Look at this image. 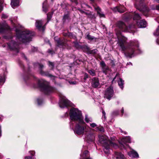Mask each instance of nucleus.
Segmentation results:
<instances>
[{"instance_id": "1", "label": "nucleus", "mask_w": 159, "mask_h": 159, "mask_svg": "<svg viewBox=\"0 0 159 159\" xmlns=\"http://www.w3.org/2000/svg\"><path fill=\"white\" fill-rule=\"evenodd\" d=\"M15 30L17 40L24 43L29 42L31 40L33 34L30 31L27 30H22L21 28H17Z\"/></svg>"}, {"instance_id": "2", "label": "nucleus", "mask_w": 159, "mask_h": 159, "mask_svg": "<svg viewBox=\"0 0 159 159\" xmlns=\"http://www.w3.org/2000/svg\"><path fill=\"white\" fill-rule=\"evenodd\" d=\"M99 142L102 144L103 151L106 154H108L110 153V146L115 148H117L118 147L116 144L112 142L115 139L114 138L111 139V141L108 140V137L106 136L99 135Z\"/></svg>"}, {"instance_id": "3", "label": "nucleus", "mask_w": 159, "mask_h": 159, "mask_svg": "<svg viewBox=\"0 0 159 159\" xmlns=\"http://www.w3.org/2000/svg\"><path fill=\"white\" fill-rule=\"evenodd\" d=\"M69 115L71 120L84 123V117L81 112L78 109L74 108H71Z\"/></svg>"}, {"instance_id": "4", "label": "nucleus", "mask_w": 159, "mask_h": 159, "mask_svg": "<svg viewBox=\"0 0 159 159\" xmlns=\"http://www.w3.org/2000/svg\"><path fill=\"white\" fill-rule=\"evenodd\" d=\"M88 129L86 128V124L84 120V123L79 122L75 125L74 129L75 133L78 135H83L84 132H87Z\"/></svg>"}, {"instance_id": "5", "label": "nucleus", "mask_w": 159, "mask_h": 159, "mask_svg": "<svg viewBox=\"0 0 159 159\" xmlns=\"http://www.w3.org/2000/svg\"><path fill=\"white\" fill-rule=\"evenodd\" d=\"M60 101L59 103V106L61 108H64L70 106V102L62 94H60L59 95Z\"/></svg>"}, {"instance_id": "6", "label": "nucleus", "mask_w": 159, "mask_h": 159, "mask_svg": "<svg viewBox=\"0 0 159 159\" xmlns=\"http://www.w3.org/2000/svg\"><path fill=\"white\" fill-rule=\"evenodd\" d=\"M118 45L120 47L122 51H124L126 49L125 45L126 44L127 39L124 36L118 37Z\"/></svg>"}, {"instance_id": "7", "label": "nucleus", "mask_w": 159, "mask_h": 159, "mask_svg": "<svg viewBox=\"0 0 159 159\" xmlns=\"http://www.w3.org/2000/svg\"><path fill=\"white\" fill-rule=\"evenodd\" d=\"M138 41L136 40L133 41L131 42L130 45V47L129 48L128 51V56L130 57H132L134 56V48L132 47L134 46L138 47Z\"/></svg>"}, {"instance_id": "8", "label": "nucleus", "mask_w": 159, "mask_h": 159, "mask_svg": "<svg viewBox=\"0 0 159 159\" xmlns=\"http://www.w3.org/2000/svg\"><path fill=\"white\" fill-rule=\"evenodd\" d=\"M130 142L131 139L129 136L124 137L119 141L120 146L121 149L125 148V146L128 145L126 143Z\"/></svg>"}, {"instance_id": "9", "label": "nucleus", "mask_w": 159, "mask_h": 159, "mask_svg": "<svg viewBox=\"0 0 159 159\" xmlns=\"http://www.w3.org/2000/svg\"><path fill=\"white\" fill-rule=\"evenodd\" d=\"M43 82V84L42 85V86H43L44 91L46 94H48L50 92H52L54 90V88L50 86L49 85H44L46 84V82L43 81V80H39V84H41V82Z\"/></svg>"}, {"instance_id": "10", "label": "nucleus", "mask_w": 159, "mask_h": 159, "mask_svg": "<svg viewBox=\"0 0 159 159\" xmlns=\"http://www.w3.org/2000/svg\"><path fill=\"white\" fill-rule=\"evenodd\" d=\"M114 94V91L113 88L110 87L108 88L105 92L104 98L110 100L113 97Z\"/></svg>"}, {"instance_id": "11", "label": "nucleus", "mask_w": 159, "mask_h": 159, "mask_svg": "<svg viewBox=\"0 0 159 159\" xmlns=\"http://www.w3.org/2000/svg\"><path fill=\"white\" fill-rule=\"evenodd\" d=\"M8 45L10 49L16 50V52H18V44L16 43L15 41L11 40L10 43H8Z\"/></svg>"}, {"instance_id": "12", "label": "nucleus", "mask_w": 159, "mask_h": 159, "mask_svg": "<svg viewBox=\"0 0 159 159\" xmlns=\"http://www.w3.org/2000/svg\"><path fill=\"white\" fill-rule=\"evenodd\" d=\"M117 25L119 28L124 30L125 31L129 32V29H131L130 27H127L123 22L121 21L118 22Z\"/></svg>"}, {"instance_id": "13", "label": "nucleus", "mask_w": 159, "mask_h": 159, "mask_svg": "<svg viewBox=\"0 0 159 159\" xmlns=\"http://www.w3.org/2000/svg\"><path fill=\"white\" fill-rule=\"evenodd\" d=\"M43 21L42 20H37L35 25L36 27L39 30L43 31L45 30V27L42 26Z\"/></svg>"}, {"instance_id": "14", "label": "nucleus", "mask_w": 159, "mask_h": 159, "mask_svg": "<svg viewBox=\"0 0 159 159\" xmlns=\"http://www.w3.org/2000/svg\"><path fill=\"white\" fill-rule=\"evenodd\" d=\"M99 80L98 78L95 77L93 78L92 80V85L93 87L95 88L100 86Z\"/></svg>"}, {"instance_id": "15", "label": "nucleus", "mask_w": 159, "mask_h": 159, "mask_svg": "<svg viewBox=\"0 0 159 159\" xmlns=\"http://www.w3.org/2000/svg\"><path fill=\"white\" fill-rule=\"evenodd\" d=\"M86 139L89 143L93 142L95 140V136L93 134L90 133L86 135Z\"/></svg>"}, {"instance_id": "16", "label": "nucleus", "mask_w": 159, "mask_h": 159, "mask_svg": "<svg viewBox=\"0 0 159 159\" xmlns=\"http://www.w3.org/2000/svg\"><path fill=\"white\" fill-rule=\"evenodd\" d=\"M131 150L128 153V155L131 158H138L139 156L137 152L133 149Z\"/></svg>"}, {"instance_id": "17", "label": "nucleus", "mask_w": 159, "mask_h": 159, "mask_svg": "<svg viewBox=\"0 0 159 159\" xmlns=\"http://www.w3.org/2000/svg\"><path fill=\"white\" fill-rule=\"evenodd\" d=\"M9 29V27L5 22L1 24H0V32H4L5 30H8Z\"/></svg>"}, {"instance_id": "18", "label": "nucleus", "mask_w": 159, "mask_h": 159, "mask_svg": "<svg viewBox=\"0 0 159 159\" xmlns=\"http://www.w3.org/2000/svg\"><path fill=\"white\" fill-rule=\"evenodd\" d=\"M79 10L81 13H84L85 15H87L88 16L89 18H90L94 19L95 18L94 15L90 11H89L88 12H87L80 9H79Z\"/></svg>"}, {"instance_id": "19", "label": "nucleus", "mask_w": 159, "mask_h": 159, "mask_svg": "<svg viewBox=\"0 0 159 159\" xmlns=\"http://www.w3.org/2000/svg\"><path fill=\"white\" fill-rule=\"evenodd\" d=\"M138 26L139 28H144L146 27L147 22L144 20H140L139 22H137Z\"/></svg>"}, {"instance_id": "20", "label": "nucleus", "mask_w": 159, "mask_h": 159, "mask_svg": "<svg viewBox=\"0 0 159 159\" xmlns=\"http://www.w3.org/2000/svg\"><path fill=\"white\" fill-rule=\"evenodd\" d=\"M112 10L115 12L118 11V12L121 13L125 11V7H114L112 9Z\"/></svg>"}, {"instance_id": "21", "label": "nucleus", "mask_w": 159, "mask_h": 159, "mask_svg": "<svg viewBox=\"0 0 159 159\" xmlns=\"http://www.w3.org/2000/svg\"><path fill=\"white\" fill-rule=\"evenodd\" d=\"M94 9L97 11L100 17H105V15L101 12L99 7L97 6H94Z\"/></svg>"}, {"instance_id": "22", "label": "nucleus", "mask_w": 159, "mask_h": 159, "mask_svg": "<svg viewBox=\"0 0 159 159\" xmlns=\"http://www.w3.org/2000/svg\"><path fill=\"white\" fill-rule=\"evenodd\" d=\"M11 4L12 7L14 8L15 7L19 6V0H12Z\"/></svg>"}, {"instance_id": "23", "label": "nucleus", "mask_w": 159, "mask_h": 159, "mask_svg": "<svg viewBox=\"0 0 159 159\" xmlns=\"http://www.w3.org/2000/svg\"><path fill=\"white\" fill-rule=\"evenodd\" d=\"M40 73L42 75H44L46 76L50 77L53 80H55L56 78V77L53 76L49 74L47 72H44L42 70L40 71Z\"/></svg>"}, {"instance_id": "24", "label": "nucleus", "mask_w": 159, "mask_h": 159, "mask_svg": "<svg viewBox=\"0 0 159 159\" xmlns=\"http://www.w3.org/2000/svg\"><path fill=\"white\" fill-rule=\"evenodd\" d=\"M100 64L102 66L103 72L106 74V71L108 69V67L106 66V65L103 61H102L100 63Z\"/></svg>"}, {"instance_id": "25", "label": "nucleus", "mask_w": 159, "mask_h": 159, "mask_svg": "<svg viewBox=\"0 0 159 159\" xmlns=\"http://www.w3.org/2000/svg\"><path fill=\"white\" fill-rule=\"evenodd\" d=\"M115 156L116 159H125V157L124 155L120 152H116Z\"/></svg>"}, {"instance_id": "26", "label": "nucleus", "mask_w": 159, "mask_h": 159, "mask_svg": "<svg viewBox=\"0 0 159 159\" xmlns=\"http://www.w3.org/2000/svg\"><path fill=\"white\" fill-rule=\"evenodd\" d=\"M89 152L88 151H85L82 155H81V158L82 159H91L89 158H87L86 157L88 154Z\"/></svg>"}, {"instance_id": "27", "label": "nucleus", "mask_w": 159, "mask_h": 159, "mask_svg": "<svg viewBox=\"0 0 159 159\" xmlns=\"http://www.w3.org/2000/svg\"><path fill=\"white\" fill-rule=\"evenodd\" d=\"M81 7L83 8L85 11H89V10H88V9H91V7L87 5L85 3H83L81 4Z\"/></svg>"}, {"instance_id": "28", "label": "nucleus", "mask_w": 159, "mask_h": 159, "mask_svg": "<svg viewBox=\"0 0 159 159\" xmlns=\"http://www.w3.org/2000/svg\"><path fill=\"white\" fill-rule=\"evenodd\" d=\"M118 85L120 88L123 89V84L124 81L121 78H120L119 80L118 81Z\"/></svg>"}, {"instance_id": "29", "label": "nucleus", "mask_w": 159, "mask_h": 159, "mask_svg": "<svg viewBox=\"0 0 159 159\" xmlns=\"http://www.w3.org/2000/svg\"><path fill=\"white\" fill-rule=\"evenodd\" d=\"M141 19V17L139 15L135 12L134 13V16L133 17V19L134 20H140Z\"/></svg>"}, {"instance_id": "30", "label": "nucleus", "mask_w": 159, "mask_h": 159, "mask_svg": "<svg viewBox=\"0 0 159 159\" xmlns=\"http://www.w3.org/2000/svg\"><path fill=\"white\" fill-rule=\"evenodd\" d=\"M85 120L87 123H89V122H92V118L88 117L87 115H86L85 116Z\"/></svg>"}, {"instance_id": "31", "label": "nucleus", "mask_w": 159, "mask_h": 159, "mask_svg": "<svg viewBox=\"0 0 159 159\" xmlns=\"http://www.w3.org/2000/svg\"><path fill=\"white\" fill-rule=\"evenodd\" d=\"M95 130L97 131H100L101 132H103L104 129L103 127L99 126L96 127L95 128Z\"/></svg>"}, {"instance_id": "32", "label": "nucleus", "mask_w": 159, "mask_h": 159, "mask_svg": "<svg viewBox=\"0 0 159 159\" xmlns=\"http://www.w3.org/2000/svg\"><path fill=\"white\" fill-rule=\"evenodd\" d=\"M88 72L92 76H94L95 75V72L94 70H90L88 71Z\"/></svg>"}, {"instance_id": "33", "label": "nucleus", "mask_w": 159, "mask_h": 159, "mask_svg": "<svg viewBox=\"0 0 159 159\" xmlns=\"http://www.w3.org/2000/svg\"><path fill=\"white\" fill-rule=\"evenodd\" d=\"M86 38H87V39L89 40H92L94 39V37L89 35V34H88L87 35Z\"/></svg>"}, {"instance_id": "34", "label": "nucleus", "mask_w": 159, "mask_h": 159, "mask_svg": "<svg viewBox=\"0 0 159 159\" xmlns=\"http://www.w3.org/2000/svg\"><path fill=\"white\" fill-rule=\"evenodd\" d=\"M155 35H159V26L156 30V31L154 33Z\"/></svg>"}, {"instance_id": "35", "label": "nucleus", "mask_w": 159, "mask_h": 159, "mask_svg": "<svg viewBox=\"0 0 159 159\" xmlns=\"http://www.w3.org/2000/svg\"><path fill=\"white\" fill-rule=\"evenodd\" d=\"M37 101L39 105H41L43 103V101L41 99H37Z\"/></svg>"}, {"instance_id": "36", "label": "nucleus", "mask_w": 159, "mask_h": 159, "mask_svg": "<svg viewBox=\"0 0 159 159\" xmlns=\"http://www.w3.org/2000/svg\"><path fill=\"white\" fill-rule=\"evenodd\" d=\"M5 81V77L4 76L1 77L0 78V83H3Z\"/></svg>"}, {"instance_id": "37", "label": "nucleus", "mask_w": 159, "mask_h": 159, "mask_svg": "<svg viewBox=\"0 0 159 159\" xmlns=\"http://www.w3.org/2000/svg\"><path fill=\"white\" fill-rule=\"evenodd\" d=\"M90 126L92 127V128H95V127H97V125L95 123H90Z\"/></svg>"}, {"instance_id": "38", "label": "nucleus", "mask_w": 159, "mask_h": 159, "mask_svg": "<svg viewBox=\"0 0 159 159\" xmlns=\"http://www.w3.org/2000/svg\"><path fill=\"white\" fill-rule=\"evenodd\" d=\"M48 6H46V7H43V11L45 13H46L48 11Z\"/></svg>"}, {"instance_id": "39", "label": "nucleus", "mask_w": 159, "mask_h": 159, "mask_svg": "<svg viewBox=\"0 0 159 159\" xmlns=\"http://www.w3.org/2000/svg\"><path fill=\"white\" fill-rule=\"evenodd\" d=\"M46 6H48V5L47 4V0H45L43 3V7H46Z\"/></svg>"}, {"instance_id": "40", "label": "nucleus", "mask_w": 159, "mask_h": 159, "mask_svg": "<svg viewBox=\"0 0 159 159\" xmlns=\"http://www.w3.org/2000/svg\"><path fill=\"white\" fill-rule=\"evenodd\" d=\"M29 153L32 156H34L35 154V152L34 151H30L29 152Z\"/></svg>"}, {"instance_id": "41", "label": "nucleus", "mask_w": 159, "mask_h": 159, "mask_svg": "<svg viewBox=\"0 0 159 159\" xmlns=\"http://www.w3.org/2000/svg\"><path fill=\"white\" fill-rule=\"evenodd\" d=\"M8 16L6 14H2V18L3 19H6L7 18Z\"/></svg>"}, {"instance_id": "42", "label": "nucleus", "mask_w": 159, "mask_h": 159, "mask_svg": "<svg viewBox=\"0 0 159 159\" xmlns=\"http://www.w3.org/2000/svg\"><path fill=\"white\" fill-rule=\"evenodd\" d=\"M4 38L6 39H11V36H8L7 35H5L4 36Z\"/></svg>"}, {"instance_id": "43", "label": "nucleus", "mask_w": 159, "mask_h": 159, "mask_svg": "<svg viewBox=\"0 0 159 159\" xmlns=\"http://www.w3.org/2000/svg\"><path fill=\"white\" fill-rule=\"evenodd\" d=\"M97 52V50L96 49L93 50L91 51V53L92 54L96 53Z\"/></svg>"}, {"instance_id": "44", "label": "nucleus", "mask_w": 159, "mask_h": 159, "mask_svg": "<svg viewBox=\"0 0 159 159\" xmlns=\"http://www.w3.org/2000/svg\"><path fill=\"white\" fill-rule=\"evenodd\" d=\"M25 159H34V158L31 156H27L25 157Z\"/></svg>"}, {"instance_id": "45", "label": "nucleus", "mask_w": 159, "mask_h": 159, "mask_svg": "<svg viewBox=\"0 0 159 159\" xmlns=\"http://www.w3.org/2000/svg\"><path fill=\"white\" fill-rule=\"evenodd\" d=\"M49 66H52V68L54 66L52 62H49Z\"/></svg>"}, {"instance_id": "46", "label": "nucleus", "mask_w": 159, "mask_h": 159, "mask_svg": "<svg viewBox=\"0 0 159 159\" xmlns=\"http://www.w3.org/2000/svg\"><path fill=\"white\" fill-rule=\"evenodd\" d=\"M61 6L63 8H65L66 7V5L65 3H62L61 4Z\"/></svg>"}, {"instance_id": "47", "label": "nucleus", "mask_w": 159, "mask_h": 159, "mask_svg": "<svg viewBox=\"0 0 159 159\" xmlns=\"http://www.w3.org/2000/svg\"><path fill=\"white\" fill-rule=\"evenodd\" d=\"M102 113L103 114V116L104 117L105 119H106V116H105L106 113H105L104 110H102Z\"/></svg>"}, {"instance_id": "48", "label": "nucleus", "mask_w": 159, "mask_h": 159, "mask_svg": "<svg viewBox=\"0 0 159 159\" xmlns=\"http://www.w3.org/2000/svg\"><path fill=\"white\" fill-rule=\"evenodd\" d=\"M37 64L39 66V68L40 69H42V68H43V66L42 65L40 64Z\"/></svg>"}, {"instance_id": "49", "label": "nucleus", "mask_w": 159, "mask_h": 159, "mask_svg": "<svg viewBox=\"0 0 159 159\" xmlns=\"http://www.w3.org/2000/svg\"><path fill=\"white\" fill-rule=\"evenodd\" d=\"M49 14L48 13L47 14V19H48V21L49 20H50V19L51 18V16H49Z\"/></svg>"}, {"instance_id": "50", "label": "nucleus", "mask_w": 159, "mask_h": 159, "mask_svg": "<svg viewBox=\"0 0 159 159\" xmlns=\"http://www.w3.org/2000/svg\"><path fill=\"white\" fill-rule=\"evenodd\" d=\"M3 7L1 4H0V12L2 10Z\"/></svg>"}, {"instance_id": "51", "label": "nucleus", "mask_w": 159, "mask_h": 159, "mask_svg": "<svg viewBox=\"0 0 159 159\" xmlns=\"http://www.w3.org/2000/svg\"><path fill=\"white\" fill-rule=\"evenodd\" d=\"M68 17V16L67 15H65L64 16L63 18L64 19L67 18Z\"/></svg>"}, {"instance_id": "52", "label": "nucleus", "mask_w": 159, "mask_h": 159, "mask_svg": "<svg viewBox=\"0 0 159 159\" xmlns=\"http://www.w3.org/2000/svg\"><path fill=\"white\" fill-rule=\"evenodd\" d=\"M157 9L159 10V5L156 6V7Z\"/></svg>"}, {"instance_id": "53", "label": "nucleus", "mask_w": 159, "mask_h": 159, "mask_svg": "<svg viewBox=\"0 0 159 159\" xmlns=\"http://www.w3.org/2000/svg\"><path fill=\"white\" fill-rule=\"evenodd\" d=\"M85 76L86 78H88V75L87 73L85 74Z\"/></svg>"}, {"instance_id": "54", "label": "nucleus", "mask_w": 159, "mask_h": 159, "mask_svg": "<svg viewBox=\"0 0 159 159\" xmlns=\"http://www.w3.org/2000/svg\"><path fill=\"white\" fill-rule=\"evenodd\" d=\"M157 43L159 45V39H157Z\"/></svg>"}, {"instance_id": "55", "label": "nucleus", "mask_w": 159, "mask_h": 159, "mask_svg": "<svg viewBox=\"0 0 159 159\" xmlns=\"http://www.w3.org/2000/svg\"><path fill=\"white\" fill-rule=\"evenodd\" d=\"M121 112L122 113V115L123 114V113H124V108H122L121 110Z\"/></svg>"}, {"instance_id": "56", "label": "nucleus", "mask_w": 159, "mask_h": 159, "mask_svg": "<svg viewBox=\"0 0 159 159\" xmlns=\"http://www.w3.org/2000/svg\"><path fill=\"white\" fill-rule=\"evenodd\" d=\"M1 126H0V137L1 136Z\"/></svg>"}, {"instance_id": "57", "label": "nucleus", "mask_w": 159, "mask_h": 159, "mask_svg": "<svg viewBox=\"0 0 159 159\" xmlns=\"http://www.w3.org/2000/svg\"><path fill=\"white\" fill-rule=\"evenodd\" d=\"M70 1L72 2H76L77 0H70Z\"/></svg>"}, {"instance_id": "58", "label": "nucleus", "mask_w": 159, "mask_h": 159, "mask_svg": "<svg viewBox=\"0 0 159 159\" xmlns=\"http://www.w3.org/2000/svg\"><path fill=\"white\" fill-rule=\"evenodd\" d=\"M57 43H58V45H61V44H60L59 43L60 42H59V40H58V41H57Z\"/></svg>"}, {"instance_id": "59", "label": "nucleus", "mask_w": 159, "mask_h": 159, "mask_svg": "<svg viewBox=\"0 0 159 159\" xmlns=\"http://www.w3.org/2000/svg\"><path fill=\"white\" fill-rule=\"evenodd\" d=\"M155 1H156L158 3H159V0H153Z\"/></svg>"}, {"instance_id": "60", "label": "nucleus", "mask_w": 159, "mask_h": 159, "mask_svg": "<svg viewBox=\"0 0 159 159\" xmlns=\"http://www.w3.org/2000/svg\"><path fill=\"white\" fill-rule=\"evenodd\" d=\"M70 83L71 84H75V82H72Z\"/></svg>"}, {"instance_id": "61", "label": "nucleus", "mask_w": 159, "mask_h": 159, "mask_svg": "<svg viewBox=\"0 0 159 159\" xmlns=\"http://www.w3.org/2000/svg\"><path fill=\"white\" fill-rule=\"evenodd\" d=\"M78 44H75V46L77 48H78Z\"/></svg>"}, {"instance_id": "62", "label": "nucleus", "mask_w": 159, "mask_h": 159, "mask_svg": "<svg viewBox=\"0 0 159 159\" xmlns=\"http://www.w3.org/2000/svg\"><path fill=\"white\" fill-rule=\"evenodd\" d=\"M127 64H131L132 63H131V62H129V63H127Z\"/></svg>"}, {"instance_id": "63", "label": "nucleus", "mask_w": 159, "mask_h": 159, "mask_svg": "<svg viewBox=\"0 0 159 159\" xmlns=\"http://www.w3.org/2000/svg\"><path fill=\"white\" fill-rule=\"evenodd\" d=\"M124 133L125 134H126V132H124Z\"/></svg>"}, {"instance_id": "64", "label": "nucleus", "mask_w": 159, "mask_h": 159, "mask_svg": "<svg viewBox=\"0 0 159 159\" xmlns=\"http://www.w3.org/2000/svg\"><path fill=\"white\" fill-rule=\"evenodd\" d=\"M90 1L92 2H93L94 1V0H90Z\"/></svg>"}]
</instances>
